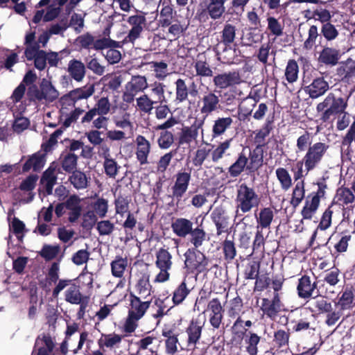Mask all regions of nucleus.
<instances>
[{"label": "nucleus", "instance_id": "obj_20", "mask_svg": "<svg viewBox=\"0 0 355 355\" xmlns=\"http://www.w3.org/2000/svg\"><path fill=\"white\" fill-rule=\"evenodd\" d=\"M329 89V83L323 77L315 78L306 87V92L311 98H317L324 94Z\"/></svg>", "mask_w": 355, "mask_h": 355}, {"label": "nucleus", "instance_id": "obj_32", "mask_svg": "<svg viewBox=\"0 0 355 355\" xmlns=\"http://www.w3.org/2000/svg\"><path fill=\"white\" fill-rule=\"evenodd\" d=\"M207 10L212 19H218L222 17L225 11V7L223 1L209 0L207 6Z\"/></svg>", "mask_w": 355, "mask_h": 355}, {"label": "nucleus", "instance_id": "obj_63", "mask_svg": "<svg viewBox=\"0 0 355 355\" xmlns=\"http://www.w3.org/2000/svg\"><path fill=\"white\" fill-rule=\"evenodd\" d=\"M321 33L327 41H332L338 37V31L332 24L325 23L322 26Z\"/></svg>", "mask_w": 355, "mask_h": 355}, {"label": "nucleus", "instance_id": "obj_51", "mask_svg": "<svg viewBox=\"0 0 355 355\" xmlns=\"http://www.w3.org/2000/svg\"><path fill=\"white\" fill-rule=\"evenodd\" d=\"M127 259L122 257H117L111 263V270L112 275L115 277H122L127 268Z\"/></svg>", "mask_w": 355, "mask_h": 355}, {"label": "nucleus", "instance_id": "obj_60", "mask_svg": "<svg viewBox=\"0 0 355 355\" xmlns=\"http://www.w3.org/2000/svg\"><path fill=\"white\" fill-rule=\"evenodd\" d=\"M78 157L73 153H67L62 161V167L67 172L74 171L77 166Z\"/></svg>", "mask_w": 355, "mask_h": 355}, {"label": "nucleus", "instance_id": "obj_10", "mask_svg": "<svg viewBox=\"0 0 355 355\" xmlns=\"http://www.w3.org/2000/svg\"><path fill=\"white\" fill-rule=\"evenodd\" d=\"M211 218L216 225L217 235L227 231L230 218L224 207H216L211 213Z\"/></svg>", "mask_w": 355, "mask_h": 355}, {"label": "nucleus", "instance_id": "obj_55", "mask_svg": "<svg viewBox=\"0 0 355 355\" xmlns=\"http://www.w3.org/2000/svg\"><path fill=\"white\" fill-rule=\"evenodd\" d=\"M318 37L319 33L318 27L315 25L311 26L308 31V37L303 44V48L306 50L312 49Z\"/></svg>", "mask_w": 355, "mask_h": 355}, {"label": "nucleus", "instance_id": "obj_56", "mask_svg": "<svg viewBox=\"0 0 355 355\" xmlns=\"http://www.w3.org/2000/svg\"><path fill=\"white\" fill-rule=\"evenodd\" d=\"M150 67L153 68L155 76L159 80H164L168 76V64L164 62H151Z\"/></svg>", "mask_w": 355, "mask_h": 355}, {"label": "nucleus", "instance_id": "obj_50", "mask_svg": "<svg viewBox=\"0 0 355 355\" xmlns=\"http://www.w3.org/2000/svg\"><path fill=\"white\" fill-rule=\"evenodd\" d=\"M232 139H226L224 141L220 143L212 151H211V159L214 162H218L222 159L226 153V151L230 148Z\"/></svg>", "mask_w": 355, "mask_h": 355}, {"label": "nucleus", "instance_id": "obj_26", "mask_svg": "<svg viewBox=\"0 0 355 355\" xmlns=\"http://www.w3.org/2000/svg\"><path fill=\"white\" fill-rule=\"evenodd\" d=\"M202 330V325L198 321L192 320L187 328L186 333L188 336L187 345L195 346L199 341Z\"/></svg>", "mask_w": 355, "mask_h": 355}, {"label": "nucleus", "instance_id": "obj_9", "mask_svg": "<svg viewBox=\"0 0 355 355\" xmlns=\"http://www.w3.org/2000/svg\"><path fill=\"white\" fill-rule=\"evenodd\" d=\"M241 77L238 71H228L214 76L213 83L216 88L225 89L241 83Z\"/></svg>", "mask_w": 355, "mask_h": 355}, {"label": "nucleus", "instance_id": "obj_33", "mask_svg": "<svg viewBox=\"0 0 355 355\" xmlns=\"http://www.w3.org/2000/svg\"><path fill=\"white\" fill-rule=\"evenodd\" d=\"M136 107L139 111L150 114L157 101L152 100L148 94H144L136 98Z\"/></svg>", "mask_w": 355, "mask_h": 355}, {"label": "nucleus", "instance_id": "obj_62", "mask_svg": "<svg viewBox=\"0 0 355 355\" xmlns=\"http://www.w3.org/2000/svg\"><path fill=\"white\" fill-rule=\"evenodd\" d=\"M93 211L101 218H104L108 210L107 200L104 198H98L92 204Z\"/></svg>", "mask_w": 355, "mask_h": 355}, {"label": "nucleus", "instance_id": "obj_42", "mask_svg": "<svg viewBox=\"0 0 355 355\" xmlns=\"http://www.w3.org/2000/svg\"><path fill=\"white\" fill-rule=\"evenodd\" d=\"M329 239L327 229L318 225L311 237L310 245H313L315 241L317 242L318 245L327 244Z\"/></svg>", "mask_w": 355, "mask_h": 355}, {"label": "nucleus", "instance_id": "obj_48", "mask_svg": "<svg viewBox=\"0 0 355 355\" xmlns=\"http://www.w3.org/2000/svg\"><path fill=\"white\" fill-rule=\"evenodd\" d=\"M338 208L336 204L331 203L322 214L318 225L328 230L331 225L333 214L338 211Z\"/></svg>", "mask_w": 355, "mask_h": 355}, {"label": "nucleus", "instance_id": "obj_15", "mask_svg": "<svg viewBox=\"0 0 355 355\" xmlns=\"http://www.w3.org/2000/svg\"><path fill=\"white\" fill-rule=\"evenodd\" d=\"M136 157L141 165L148 163V157L151 150V144L142 135H138L135 139Z\"/></svg>", "mask_w": 355, "mask_h": 355}, {"label": "nucleus", "instance_id": "obj_38", "mask_svg": "<svg viewBox=\"0 0 355 355\" xmlns=\"http://www.w3.org/2000/svg\"><path fill=\"white\" fill-rule=\"evenodd\" d=\"M89 178L80 171L75 170L69 177V181L76 189H83L87 187Z\"/></svg>", "mask_w": 355, "mask_h": 355}, {"label": "nucleus", "instance_id": "obj_49", "mask_svg": "<svg viewBox=\"0 0 355 355\" xmlns=\"http://www.w3.org/2000/svg\"><path fill=\"white\" fill-rule=\"evenodd\" d=\"M236 27L229 23L224 25L223 29L221 32V41L226 45L229 46L232 44L236 37Z\"/></svg>", "mask_w": 355, "mask_h": 355}, {"label": "nucleus", "instance_id": "obj_23", "mask_svg": "<svg viewBox=\"0 0 355 355\" xmlns=\"http://www.w3.org/2000/svg\"><path fill=\"white\" fill-rule=\"evenodd\" d=\"M57 165L54 163L45 171L41 179L42 183L44 184L46 192L50 195L53 192V188L56 183L58 171Z\"/></svg>", "mask_w": 355, "mask_h": 355}, {"label": "nucleus", "instance_id": "obj_25", "mask_svg": "<svg viewBox=\"0 0 355 355\" xmlns=\"http://www.w3.org/2000/svg\"><path fill=\"white\" fill-rule=\"evenodd\" d=\"M233 123V119L231 117H221L218 118L214 121L212 126L211 137L213 139L217 138L223 135L227 129L230 128Z\"/></svg>", "mask_w": 355, "mask_h": 355}, {"label": "nucleus", "instance_id": "obj_64", "mask_svg": "<svg viewBox=\"0 0 355 355\" xmlns=\"http://www.w3.org/2000/svg\"><path fill=\"white\" fill-rule=\"evenodd\" d=\"M96 230L99 235L101 236H108L110 235L114 230V225L109 220H104L97 223Z\"/></svg>", "mask_w": 355, "mask_h": 355}, {"label": "nucleus", "instance_id": "obj_41", "mask_svg": "<svg viewBox=\"0 0 355 355\" xmlns=\"http://www.w3.org/2000/svg\"><path fill=\"white\" fill-rule=\"evenodd\" d=\"M250 162L247 168L251 171L257 170L263 164V156L261 148L257 147L252 152L250 153Z\"/></svg>", "mask_w": 355, "mask_h": 355}, {"label": "nucleus", "instance_id": "obj_2", "mask_svg": "<svg viewBox=\"0 0 355 355\" xmlns=\"http://www.w3.org/2000/svg\"><path fill=\"white\" fill-rule=\"evenodd\" d=\"M347 106V98H336L333 93H329L324 101L317 105V111L322 112L321 119L328 121L331 116L342 114Z\"/></svg>", "mask_w": 355, "mask_h": 355}, {"label": "nucleus", "instance_id": "obj_4", "mask_svg": "<svg viewBox=\"0 0 355 355\" xmlns=\"http://www.w3.org/2000/svg\"><path fill=\"white\" fill-rule=\"evenodd\" d=\"M329 146L323 142H316L310 146L303 157L305 162L306 175L318 167L325 156Z\"/></svg>", "mask_w": 355, "mask_h": 355}, {"label": "nucleus", "instance_id": "obj_37", "mask_svg": "<svg viewBox=\"0 0 355 355\" xmlns=\"http://www.w3.org/2000/svg\"><path fill=\"white\" fill-rule=\"evenodd\" d=\"M274 218L272 210L270 207H266L260 210L257 216V228L261 227L262 229L270 227Z\"/></svg>", "mask_w": 355, "mask_h": 355}, {"label": "nucleus", "instance_id": "obj_1", "mask_svg": "<svg viewBox=\"0 0 355 355\" xmlns=\"http://www.w3.org/2000/svg\"><path fill=\"white\" fill-rule=\"evenodd\" d=\"M234 202L236 216H240L257 208L259 205L260 198L252 187L243 183L237 187Z\"/></svg>", "mask_w": 355, "mask_h": 355}, {"label": "nucleus", "instance_id": "obj_18", "mask_svg": "<svg viewBox=\"0 0 355 355\" xmlns=\"http://www.w3.org/2000/svg\"><path fill=\"white\" fill-rule=\"evenodd\" d=\"M130 304L128 313L131 314L134 318L141 319L148 309L150 300L141 301V297L132 294L130 295Z\"/></svg>", "mask_w": 355, "mask_h": 355}, {"label": "nucleus", "instance_id": "obj_22", "mask_svg": "<svg viewBox=\"0 0 355 355\" xmlns=\"http://www.w3.org/2000/svg\"><path fill=\"white\" fill-rule=\"evenodd\" d=\"M171 228L176 236L185 238L191 232L193 223L187 218H178L172 222Z\"/></svg>", "mask_w": 355, "mask_h": 355}, {"label": "nucleus", "instance_id": "obj_58", "mask_svg": "<svg viewBox=\"0 0 355 355\" xmlns=\"http://www.w3.org/2000/svg\"><path fill=\"white\" fill-rule=\"evenodd\" d=\"M15 120L13 121L12 128L13 131L19 134L28 129L30 125V121L28 118L21 116L14 115Z\"/></svg>", "mask_w": 355, "mask_h": 355}, {"label": "nucleus", "instance_id": "obj_24", "mask_svg": "<svg viewBox=\"0 0 355 355\" xmlns=\"http://www.w3.org/2000/svg\"><path fill=\"white\" fill-rule=\"evenodd\" d=\"M315 288L316 283L312 282L310 277L304 275L299 279L297 287L298 295L302 298H308L312 295Z\"/></svg>", "mask_w": 355, "mask_h": 355}, {"label": "nucleus", "instance_id": "obj_47", "mask_svg": "<svg viewBox=\"0 0 355 355\" xmlns=\"http://www.w3.org/2000/svg\"><path fill=\"white\" fill-rule=\"evenodd\" d=\"M190 293V289L187 288L186 280L183 282L175 289L173 294V302L175 304L182 303Z\"/></svg>", "mask_w": 355, "mask_h": 355}, {"label": "nucleus", "instance_id": "obj_59", "mask_svg": "<svg viewBox=\"0 0 355 355\" xmlns=\"http://www.w3.org/2000/svg\"><path fill=\"white\" fill-rule=\"evenodd\" d=\"M174 142L173 134L168 130L163 131L157 139L158 146L161 149L169 148Z\"/></svg>", "mask_w": 355, "mask_h": 355}, {"label": "nucleus", "instance_id": "obj_29", "mask_svg": "<svg viewBox=\"0 0 355 355\" xmlns=\"http://www.w3.org/2000/svg\"><path fill=\"white\" fill-rule=\"evenodd\" d=\"M355 200V196L352 191L347 188H339L334 200V202L338 205V211L340 205H347L352 203Z\"/></svg>", "mask_w": 355, "mask_h": 355}, {"label": "nucleus", "instance_id": "obj_36", "mask_svg": "<svg viewBox=\"0 0 355 355\" xmlns=\"http://www.w3.org/2000/svg\"><path fill=\"white\" fill-rule=\"evenodd\" d=\"M137 292L139 297L146 300L151 294V285L148 275H142L138 280L136 285Z\"/></svg>", "mask_w": 355, "mask_h": 355}, {"label": "nucleus", "instance_id": "obj_35", "mask_svg": "<svg viewBox=\"0 0 355 355\" xmlns=\"http://www.w3.org/2000/svg\"><path fill=\"white\" fill-rule=\"evenodd\" d=\"M275 175L281 188L284 191H288L293 184V180L288 171L283 167H279L275 170Z\"/></svg>", "mask_w": 355, "mask_h": 355}, {"label": "nucleus", "instance_id": "obj_54", "mask_svg": "<svg viewBox=\"0 0 355 355\" xmlns=\"http://www.w3.org/2000/svg\"><path fill=\"white\" fill-rule=\"evenodd\" d=\"M173 15V9L169 4L164 5L160 10L159 24L162 26H168L172 21Z\"/></svg>", "mask_w": 355, "mask_h": 355}, {"label": "nucleus", "instance_id": "obj_19", "mask_svg": "<svg viewBox=\"0 0 355 355\" xmlns=\"http://www.w3.org/2000/svg\"><path fill=\"white\" fill-rule=\"evenodd\" d=\"M67 71L73 80L80 83L85 77L86 66L82 61L72 59L67 64Z\"/></svg>", "mask_w": 355, "mask_h": 355}, {"label": "nucleus", "instance_id": "obj_30", "mask_svg": "<svg viewBox=\"0 0 355 355\" xmlns=\"http://www.w3.org/2000/svg\"><path fill=\"white\" fill-rule=\"evenodd\" d=\"M148 87L147 79L144 76H132L131 80L125 85V88L130 91L138 94L139 92L144 91Z\"/></svg>", "mask_w": 355, "mask_h": 355}, {"label": "nucleus", "instance_id": "obj_46", "mask_svg": "<svg viewBox=\"0 0 355 355\" xmlns=\"http://www.w3.org/2000/svg\"><path fill=\"white\" fill-rule=\"evenodd\" d=\"M189 241L196 248L200 247L207 239V234L202 228L199 227L192 229L189 233Z\"/></svg>", "mask_w": 355, "mask_h": 355}, {"label": "nucleus", "instance_id": "obj_12", "mask_svg": "<svg viewBox=\"0 0 355 355\" xmlns=\"http://www.w3.org/2000/svg\"><path fill=\"white\" fill-rule=\"evenodd\" d=\"M184 256V263L187 268L192 270H197L200 272L205 269L207 265V261L204 254L200 251L189 249L185 252Z\"/></svg>", "mask_w": 355, "mask_h": 355}, {"label": "nucleus", "instance_id": "obj_28", "mask_svg": "<svg viewBox=\"0 0 355 355\" xmlns=\"http://www.w3.org/2000/svg\"><path fill=\"white\" fill-rule=\"evenodd\" d=\"M26 92V86L20 83L13 91L9 100L6 102L7 107L12 112L13 115L17 112L15 104L21 101Z\"/></svg>", "mask_w": 355, "mask_h": 355}, {"label": "nucleus", "instance_id": "obj_40", "mask_svg": "<svg viewBox=\"0 0 355 355\" xmlns=\"http://www.w3.org/2000/svg\"><path fill=\"white\" fill-rule=\"evenodd\" d=\"M44 163L45 159L42 154H34L24 164L23 170L28 171L33 168L34 171H37L44 166Z\"/></svg>", "mask_w": 355, "mask_h": 355}, {"label": "nucleus", "instance_id": "obj_39", "mask_svg": "<svg viewBox=\"0 0 355 355\" xmlns=\"http://www.w3.org/2000/svg\"><path fill=\"white\" fill-rule=\"evenodd\" d=\"M248 158L243 154L240 153L237 159L228 168V172L232 178L239 176L248 166Z\"/></svg>", "mask_w": 355, "mask_h": 355}, {"label": "nucleus", "instance_id": "obj_27", "mask_svg": "<svg viewBox=\"0 0 355 355\" xmlns=\"http://www.w3.org/2000/svg\"><path fill=\"white\" fill-rule=\"evenodd\" d=\"M35 347L38 350L37 355H51L54 347V343L51 336L43 335L37 338Z\"/></svg>", "mask_w": 355, "mask_h": 355}, {"label": "nucleus", "instance_id": "obj_21", "mask_svg": "<svg viewBox=\"0 0 355 355\" xmlns=\"http://www.w3.org/2000/svg\"><path fill=\"white\" fill-rule=\"evenodd\" d=\"M204 123L203 120L196 121L190 127L184 128L179 139L180 144H189L198 137V131Z\"/></svg>", "mask_w": 355, "mask_h": 355}, {"label": "nucleus", "instance_id": "obj_16", "mask_svg": "<svg viewBox=\"0 0 355 355\" xmlns=\"http://www.w3.org/2000/svg\"><path fill=\"white\" fill-rule=\"evenodd\" d=\"M340 58V51L332 47L324 46L318 53V62L327 66H335Z\"/></svg>", "mask_w": 355, "mask_h": 355}, {"label": "nucleus", "instance_id": "obj_31", "mask_svg": "<svg viewBox=\"0 0 355 355\" xmlns=\"http://www.w3.org/2000/svg\"><path fill=\"white\" fill-rule=\"evenodd\" d=\"M320 205V200L316 197L308 196L305 205L301 211L304 219H311Z\"/></svg>", "mask_w": 355, "mask_h": 355}, {"label": "nucleus", "instance_id": "obj_11", "mask_svg": "<svg viewBox=\"0 0 355 355\" xmlns=\"http://www.w3.org/2000/svg\"><path fill=\"white\" fill-rule=\"evenodd\" d=\"M191 178V172L180 171L175 175V181L172 187V196L180 200L188 189Z\"/></svg>", "mask_w": 355, "mask_h": 355}, {"label": "nucleus", "instance_id": "obj_61", "mask_svg": "<svg viewBox=\"0 0 355 355\" xmlns=\"http://www.w3.org/2000/svg\"><path fill=\"white\" fill-rule=\"evenodd\" d=\"M211 152L210 149L205 147L199 148L194 153L192 160L193 164L196 167H200Z\"/></svg>", "mask_w": 355, "mask_h": 355}, {"label": "nucleus", "instance_id": "obj_45", "mask_svg": "<svg viewBox=\"0 0 355 355\" xmlns=\"http://www.w3.org/2000/svg\"><path fill=\"white\" fill-rule=\"evenodd\" d=\"M261 337L257 334L250 331L245 338L246 351L250 355H257L258 353L257 345Z\"/></svg>", "mask_w": 355, "mask_h": 355}, {"label": "nucleus", "instance_id": "obj_43", "mask_svg": "<svg viewBox=\"0 0 355 355\" xmlns=\"http://www.w3.org/2000/svg\"><path fill=\"white\" fill-rule=\"evenodd\" d=\"M296 182L291 200V204L293 207L298 206L304 199L305 195L304 181L300 180Z\"/></svg>", "mask_w": 355, "mask_h": 355}, {"label": "nucleus", "instance_id": "obj_8", "mask_svg": "<svg viewBox=\"0 0 355 355\" xmlns=\"http://www.w3.org/2000/svg\"><path fill=\"white\" fill-rule=\"evenodd\" d=\"M146 21V17L141 15L130 16L128 18L127 21L131 28L130 29L126 37L124 38L123 42H130L134 44L135 40L140 37L145 26Z\"/></svg>", "mask_w": 355, "mask_h": 355}, {"label": "nucleus", "instance_id": "obj_52", "mask_svg": "<svg viewBox=\"0 0 355 355\" xmlns=\"http://www.w3.org/2000/svg\"><path fill=\"white\" fill-rule=\"evenodd\" d=\"M299 67L297 62L294 60H290L285 69V77L289 83L295 82L298 78Z\"/></svg>", "mask_w": 355, "mask_h": 355}, {"label": "nucleus", "instance_id": "obj_57", "mask_svg": "<svg viewBox=\"0 0 355 355\" xmlns=\"http://www.w3.org/2000/svg\"><path fill=\"white\" fill-rule=\"evenodd\" d=\"M194 67L196 76L210 77L213 75V71L205 60H197L194 63Z\"/></svg>", "mask_w": 355, "mask_h": 355}, {"label": "nucleus", "instance_id": "obj_6", "mask_svg": "<svg viewBox=\"0 0 355 355\" xmlns=\"http://www.w3.org/2000/svg\"><path fill=\"white\" fill-rule=\"evenodd\" d=\"M173 265L172 255L164 248L159 249L156 252L155 266L159 269V272L155 277L157 282H165L169 279V270Z\"/></svg>", "mask_w": 355, "mask_h": 355}, {"label": "nucleus", "instance_id": "obj_14", "mask_svg": "<svg viewBox=\"0 0 355 355\" xmlns=\"http://www.w3.org/2000/svg\"><path fill=\"white\" fill-rule=\"evenodd\" d=\"M200 113L207 116L213 112L216 111L220 106L219 96L212 92L205 94L201 98Z\"/></svg>", "mask_w": 355, "mask_h": 355}, {"label": "nucleus", "instance_id": "obj_5", "mask_svg": "<svg viewBox=\"0 0 355 355\" xmlns=\"http://www.w3.org/2000/svg\"><path fill=\"white\" fill-rule=\"evenodd\" d=\"M94 92L95 87L94 84H87L83 87L70 91L60 99L62 104L61 112L63 113L64 107L67 106L75 107L78 101L87 100L94 94Z\"/></svg>", "mask_w": 355, "mask_h": 355}, {"label": "nucleus", "instance_id": "obj_44", "mask_svg": "<svg viewBox=\"0 0 355 355\" xmlns=\"http://www.w3.org/2000/svg\"><path fill=\"white\" fill-rule=\"evenodd\" d=\"M175 99L178 103L185 101L189 96V89L185 83V80L182 78H178L175 83Z\"/></svg>", "mask_w": 355, "mask_h": 355}, {"label": "nucleus", "instance_id": "obj_53", "mask_svg": "<svg viewBox=\"0 0 355 355\" xmlns=\"http://www.w3.org/2000/svg\"><path fill=\"white\" fill-rule=\"evenodd\" d=\"M120 47H121V44L119 42H116L107 37L96 40L94 42L93 46V48L96 51Z\"/></svg>", "mask_w": 355, "mask_h": 355}, {"label": "nucleus", "instance_id": "obj_3", "mask_svg": "<svg viewBox=\"0 0 355 355\" xmlns=\"http://www.w3.org/2000/svg\"><path fill=\"white\" fill-rule=\"evenodd\" d=\"M28 94L31 100L44 103H51L55 101L60 95L59 92L52 83L46 78L41 81L40 88L35 86L30 87Z\"/></svg>", "mask_w": 355, "mask_h": 355}, {"label": "nucleus", "instance_id": "obj_13", "mask_svg": "<svg viewBox=\"0 0 355 355\" xmlns=\"http://www.w3.org/2000/svg\"><path fill=\"white\" fill-rule=\"evenodd\" d=\"M206 311L209 313L211 325L214 329H218L222 323L224 312V309L219 299H211L207 304Z\"/></svg>", "mask_w": 355, "mask_h": 355}, {"label": "nucleus", "instance_id": "obj_34", "mask_svg": "<svg viewBox=\"0 0 355 355\" xmlns=\"http://www.w3.org/2000/svg\"><path fill=\"white\" fill-rule=\"evenodd\" d=\"M64 300L72 304H80L83 301V295L79 286L75 283L69 286L64 292Z\"/></svg>", "mask_w": 355, "mask_h": 355}, {"label": "nucleus", "instance_id": "obj_17", "mask_svg": "<svg viewBox=\"0 0 355 355\" xmlns=\"http://www.w3.org/2000/svg\"><path fill=\"white\" fill-rule=\"evenodd\" d=\"M82 199L76 195H72L65 202V207L69 211L68 220L70 223H75L80 218L83 205Z\"/></svg>", "mask_w": 355, "mask_h": 355}, {"label": "nucleus", "instance_id": "obj_7", "mask_svg": "<svg viewBox=\"0 0 355 355\" xmlns=\"http://www.w3.org/2000/svg\"><path fill=\"white\" fill-rule=\"evenodd\" d=\"M98 153L99 157L103 159V166L105 174L110 178L115 179L121 166L112 157L110 148L107 145H101L98 148Z\"/></svg>", "mask_w": 355, "mask_h": 355}]
</instances>
